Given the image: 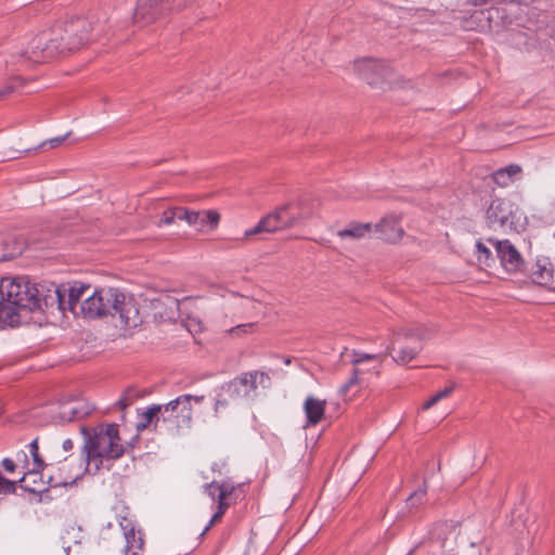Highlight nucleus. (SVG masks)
<instances>
[{
  "label": "nucleus",
  "mask_w": 555,
  "mask_h": 555,
  "mask_svg": "<svg viewBox=\"0 0 555 555\" xmlns=\"http://www.w3.org/2000/svg\"><path fill=\"white\" fill-rule=\"evenodd\" d=\"M477 259L480 263L489 266V261L492 260V254L490 249L481 242L476 243Z\"/></svg>",
  "instance_id": "nucleus-33"
},
{
  "label": "nucleus",
  "mask_w": 555,
  "mask_h": 555,
  "mask_svg": "<svg viewBox=\"0 0 555 555\" xmlns=\"http://www.w3.org/2000/svg\"><path fill=\"white\" fill-rule=\"evenodd\" d=\"M437 328L427 325H412L397 332L392 343L386 348V356L396 351V344L402 343L398 348L397 354L392 356L396 363L404 365L416 358L423 346L422 340L430 338Z\"/></svg>",
  "instance_id": "nucleus-5"
},
{
  "label": "nucleus",
  "mask_w": 555,
  "mask_h": 555,
  "mask_svg": "<svg viewBox=\"0 0 555 555\" xmlns=\"http://www.w3.org/2000/svg\"><path fill=\"white\" fill-rule=\"evenodd\" d=\"M426 499V488H420L406 499V504L409 507H417L425 502Z\"/></svg>",
  "instance_id": "nucleus-31"
},
{
  "label": "nucleus",
  "mask_w": 555,
  "mask_h": 555,
  "mask_svg": "<svg viewBox=\"0 0 555 555\" xmlns=\"http://www.w3.org/2000/svg\"><path fill=\"white\" fill-rule=\"evenodd\" d=\"M439 401L437 400V397L434 395L430 397L424 404L422 405V410L426 411L433 408L435 404H437Z\"/></svg>",
  "instance_id": "nucleus-46"
},
{
  "label": "nucleus",
  "mask_w": 555,
  "mask_h": 555,
  "mask_svg": "<svg viewBox=\"0 0 555 555\" xmlns=\"http://www.w3.org/2000/svg\"><path fill=\"white\" fill-rule=\"evenodd\" d=\"M222 389L232 401L247 398L257 389V374L242 373L232 380L224 383Z\"/></svg>",
  "instance_id": "nucleus-11"
},
{
  "label": "nucleus",
  "mask_w": 555,
  "mask_h": 555,
  "mask_svg": "<svg viewBox=\"0 0 555 555\" xmlns=\"http://www.w3.org/2000/svg\"><path fill=\"white\" fill-rule=\"evenodd\" d=\"M360 373H361V371L359 369H354L353 370L352 375L350 376V378L344 385H341V387L339 389L341 395H344V396L347 395L352 386L359 384V382H360L359 374Z\"/></svg>",
  "instance_id": "nucleus-35"
},
{
  "label": "nucleus",
  "mask_w": 555,
  "mask_h": 555,
  "mask_svg": "<svg viewBox=\"0 0 555 555\" xmlns=\"http://www.w3.org/2000/svg\"><path fill=\"white\" fill-rule=\"evenodd\" d=\"M255 328H256L255 323H246V324H240V325L231 327L230 330H228V333L231 336L241 337L246 334L253 333Z\"/></svg>",
  "instance_id": "nucleus-32"
},
{
  "label": "nucleus",
  "mask_w": 555,
  "mask_h": 555,
  "mask_svg": "<svg viewBox=\"0 0 555 555\" xmlns=\"http://www.w3.org/2000/svg\"><path fill=\"white\" fill-rule=\"evenodd\" d=\"M176 221V217H175V207H170L168 209H166L160 219L158 220V222L156 223V225L158 228L163 227V225H170L172 224L173 222Z\"/></svg>",
  "instance_id": "nucleus-36"
},
{
  "label": "nucleus",
  "mask_w": 555,
  "mask_h": 555,
  "mask_svg": "<svg viewBox=\"0 0 555 555\" xmlns=\"http://www.w3.org/2000/svg\"><path fill=\"white\" fill-rule=\"evenodd\" d=\"M169 9V0H139L134 12V22L147 25L164 16Z\"/></svg>",
  "instance_id": "nucleus-12"
},
{
  "label": "nucleus",
  "mask_w": 555,
  "mask_h": 555,
  "mask_svg": "<svg viewBox=\"0 0 555 555\" xmlns=\"http://www.w3.org/2000/svg\"><path fill=\"white\" fill-rule=\"evenodd\" d=\"M553 264L547 259H539L532 267L530 276L533 283L545 286L544 282L552 274Z\"/></svg>",
  "instance_id": "nucleus-24"
},
{
  "label": "nucleus",
  "mask_w": 555,
  "mask_h": 555,
  "mask_svg": "<svg viewBox=\"0 0 555 555\" xmlns=\"http://www.w3.org/2000/svg\"><path fill=\"white\" fill-rule=\"evenodd\" d=\"M326 409V401L317 399L312 396L306 398L304 411L307 417V426H315L321 422Z\"/></svg>",
  "instance_id": "nucleus-18"
},
{
  "label": "nucleus",
  "mask_w": 555,
  "mask_h": 555,
  "mask_svg": "<svg viewBox=\"0 0 555 555\" xmlns=\"http://www.w3.org/2000/svg\"><path fill=\"white\" fill-rule=\"evenodd\" d=\"M24 488L27 490V491H30V492H41L43 491L44 489H40V488H29L27 485L24 486Z\"/></svg>",
  "instance_id": "nucleus-49"
},
{
  "label": "nucleus",
  "mask_w": 555,
  "mask_h": 555,
  "mask_svg": "<svg viewBox=\"0 0 555 555\" xmlns=\"http://www.w3.org/2000/svg\"><path fill=\"white\" fill-rule=\"evenodd\" d=\"M250 373L257 374V385L260 384L262 387H268L271 383L270 376L261 371H251Z\"/></svg>",
  "instance_id": "nucleus-40"
},
{
  "label": "nucleus",
  "mask_w": 555,
  "mask_h": 555,
  "mask_svg": "<svg viewBox=\"0 0 555 555\" xmlns=\"http://www.w3.org/2000/svg\"><path fill=\"white\" fill-rule=\"evenodd\" d=\"M525 219L519 207L508 198H493L486 211L487 224L494 231H518Z\"/></svg>",
  "instance_id": "nucleus-6"
},
{
  "label": "nucleus",
  "mask_w": 555,
  "mask_h": 555,
  "mask_svg": "<svg viewBox=\"0 0 555 555\" xmlns=\"http://www.w3.org/2000/svg\"><path fill=\"white\" fill-rule=\"evenodd\" d=\"M234 490V487L227 483V482H222V483H218V495L219 499H222V498H228L232 494Z\"/></svg>",
  "instance_id": "nucleus-38"
},
{
  "label": "nucleus",
  "mask_w": 555,
  "mask_h": 555,
  "mask_svg": "<svg viewBox=\"0 0 555 555\" xmlns=\"http://www.w3.org/2000/svg\"><path fill=\"white\" fill-rule=\"evenodd\" d=\"M353 358L351 360V363L353 365H359L365 361H377L378 362V365L376 366V369H378L383 361H384V358L386 357V352L385 353H365V352H358V351H353L352 353Z\"/></svg>",
  "instance_id": "nucleus-26"
},
{
  "label": "nucleus",
  "mask_w": 555,
  "mask_h": 555,
  "mask_svg": "<svg viewBox=\"0 0 555 555\" xmlns=\"http://www.w3.org/2000/svg\"><path fill=\"white\" fill-rule=\"evenodd\" d=\"M16 464L17 466L20 465L24 470L23 476L20 478L18 482H25L27 476L35 475V473L29 469V467H31V463L25 451H18L16 453Z\"/></svg>",
  "instance_id": "nucleus-28"
},
{
  "label": "nucleus",
  "mask_w": 555,
  "mask_h": 555,
  "mask_svg": "<svg viewBox=\"0 0 555 555\" xmlns=\"http://www.w3.org/2000/svg\"><path fill=\"white\" fill-rule=\"evenodd\" d=\"M494 14L499 15L498 8L475 10L468 17L462 20V27L466 30H491Z\"/></svg>",
  "instance_id": "nucleus-14"
},
{
  "label": "nucleus",
  "mask_w": 555,
  "mask_h": 555,
  "mask_svg": "<svg viewBox=\"0 0 555 555\" xmlns=\"http://www.w3.org/2000/svg\"><path fill=\"white\" fill-rule=\"evenodd\" d=\"M521 167L516 164H511L506 167L500 168L495 170L491 177L494 183L499 186L505 188L508 186L514 181L520 178Z\"/></svg>",
  "instance_id": "nucleus-21"
},
{
  "label": "nucleus",
  "mask_w": 555,
  "mask_h": 555,
  "mask_svg": "<svg viewBox=\"0 0 555 555\" xmlns=\"http://www.w3.org/2000/svg\"><path fill=\"white\" fill-rule=\"evenodd\" d=\"M205 492L208 496L211 498V500L217 501L218 495V482L212 481L210 483L205 485Z\"/></svg>",
  "instance_id": "nucleus-39"
},
{
  "label": "nucleus",
  "mask_w": 555,
  "mask_h": 555,
  "mask_svg": "<svg viewBox=\"0 0 555 555\" xmlns=\"http://www.w3.org/2000/svg\"><path fill=\"white\" fill-rule=\"evenodd\" d=\"M119 526L126 540L125 554L140 555L144 545V539L141 531L135 530L132 519L128 517H120Z\"/></svg>",
  "instance_id": "nucleus-13"
},
{
  "label": "nucleus",
  "mask_w": 555,
  "mask_h": 555,
  "mask_svg": "<svg viewBox=\"0 0 555 555\" xmlns=\"http://www.w3.org/2000/svg\"><path fill=\"white\" fill-rule=\"evenodd\" d=\"M488 242L494 246L501 264L506 272L516 273L522 271L525 261L520 253L508 240L495 241L489 238Z\"/></svg>",
  "instance_id": "nucleus-10"
},
{
  "label": "nucleus",
  "mask_w": 555,
  "mask_h": 555,
  "mask_svg": "<svg viewBox=\"0 0 555 555\" xmlns=\"http://www.w3.org/2000/svg\"><path fill=\"white\" fill-rule=\"evenodd\" d=\"M547 282L545 283V287H547L551 291H555V268L552 269V274L550 278L546 279Z\"/></svg>",
  "instance_id": "nucleus-45"
},
{
  "label": "nucleus",
  "mask_w": 555,
  "mask_h": 555,
  "mask_svg": "<svg viewBox=\"0 0 555 555\" xmlns=\"http://www.w3.org/2000/svg\"><path fill=\"white\" fill-rule=\"evenodd\" d=\"M25 240L16 234H0V261L9 260L23 253Z\"/></svg>",
  "instance_id": "nucleus-17"
},
{
  "label": "nucleus",
  "mask_w": 555,
  "mask_h": 555,
  "mask_svg": "<svg viewBox=\"0 0 555 555\" xmlns=\"http://www.w3.org/2000/svg\"><path fill=\"white\" fill-rule=\"evenodd\" d=\"M69 135V132L66 133L65 135H62V137H55V138H52L48 141V143L50 144L51 147H56L59 146L61 143H63L65 141V139Z\"/></svg>",
  "instance_id": "nucleus-44"
},
{
  "label": "nucleus",
  "mask_w": 555,
  "mask_h": 555,
  "mask_svg": "<svg viewBox=\"0 0 555 555\" xmlns=\"http://www.w3.org/2000/svg\"><path fill=\"white\" fill-rule=\"evenodd\" d=\"M82 434L85 435L82 455L88 473L96 474L105 460H117L125 453L116 424L99 425L90 431L83 428Z\"/></svg>",
  "instance_id": "nucleus-4"
},
{
  "label": "nucleus",
  "mask_w": 555,
  "mask_h": 555,
  "mask_svg": "<svg viewBox=\"0 0 555 555\" xmlns=\"http://www.w3.org/2000/svg\"><path fill=\"white\" fill-rule=\"evenodd\" d=\"M28 451L31 456V467H29L30 470L35 473V475L41 473L44 467L47 466L44 463V460L39 453V446H38V438L34 439L28 446Z\"/></svg>",
  "instance_id": "nucleus-25"
},
{
  "label": "nucleus",
  "mask_w": 555,
  "mask_h": 555,
  "mask_svg": "<svg viewBox=\"0 0 555 555\" xmlns=\"http://www.w3.org/2000/svg\"><path fill=\"white\" fill-rule=\"evenodd\" d=\"M162 408L159 404H154L147 408L141 415L140 422L137 425L139 430L145 429L151 425L157 430H165V426L162 424Z\"/></svg>",
  "instance_id": "nucleus-22"
},
{
  "label": "nucleus",
  "mask_w": 555,
  "mask_h": 555,
  "mask_svg": "<svg viewBox=\"0 0 555 555\" xmlns=\"http://www.w3.org/2000/svg\"><path fill=\"white\" fill-rule=\"evenodd\" d=\"M354 70L371 86L390 81L392 75V69L387 63L374 59L356 61Z\"/></svg>",
  "instance_id": "nucleus-8"
},
{
  "label": "nucleus",
  "mask_w": 555,
  "mask_h": 555,
  "mask_svg": "<svg viewBox=\"0 0 555 555\" xmlns=\"http://www.w3.org/2000/svg\"><path fill=\"white\" fill-rule=\"evenodd\" d=\"M232 401L223 391L222 386L218 389L216 395L215 408L214 411L218 415L222 410L227 409Z\"/></svg>",
  "instance_id": "nucleus-30"
},
{
  "label": "nucleus",
  "mask_w": 555,
  "mask_h": 555,
  "mask_svg": "<svg viewBox=\"0 0 555 555\" xmlns=\"http://www.w3.org/2000/svg\"><path fill=\"white\" fill-rule=\"evenodd\" d=\"M140 397L139 390L133 387H128L124 390L121 397L117 401V405L125 410L130 406Z\"/></svg>",
  "instance_id": "nucleus-27"
},
{
  "label": "nucleus",
  "mask_w": 555,
  "mask_h": 555,
  "mask_svg": "<svg viewBox=\"0 0 555 555\" xmlns=\"http://www.w3.org/2000/svg\"><path fill=\"white\" fill-rule=\"evenodd\" d=\"M1 464H2L3 469L8 473H13L17 467L16 462L9 457L3 459Z\"/></svg>",
  "instance_id": "nucleus-42"
},
{
  "label": "nucleus",
  "mask_w": 555,
  "mask_h": 555,
  "mask_svg": "<svg viewBox=\"0 0 555 555\" xmlns=\"http://www.w3.org/2000/svg\"><path fill=\"white\" fill-rule=\"evenodd\" d=\"M192 212L193 210H190L184 207L176 206L175 207V217L176 220L185 221L189 225L192 219Z\"/></svg>",
  "instance_id": "nucleus-37"
},
{
  "label": "nucleus",
  "mask_w": 555,
  "mask_h": 555,
  "mask_svg": "<svg viewBox=\"0 0 555 555\" xmlns=\"http://www.w3.org/2000/svg\"><path fill=\"white\" fill-rule=\"evenodd\" d=\"M455 389V384H451L443 388L442 390L438 391L435 396L437 397V400L440 401L447 397H449Z\"/></svg>",
  "instance_id": "nucleus-41"
},
{
  "label": "nucleus",
  "mask_w": 555,
  "mask_h": 555,
  "mask_svg": "<svg viewBox=\"0 0 555 555\" xmlns=\"http://www.w3.org/2000/svg\"><path fill=\"white\" fill-rule=\"evenodd\" d=\"M80 311L89 319L118 315L125 327H137L142 322L134 297L114 287L101 288L86 296L80 305Z\"/></svg>",
  "instance_id": "nucleus-2"
},
{
  "label": "nucleus",
  "mask_w": 555,
  "mask_h": 555,
  "mask_svg": "<svg viewBox=\"0 0 555 555\" xmlns=\"http://www.w3.org/2000/svg\"><path fill=\"white\" fill-rule=\"evenodd\" d=\"M279 222L282 230L289 229L299 222L309 219L313 211L306 199H299L296 203H288L278 207Z\"/></svg>",
  "instance_id": "nucleus-9"
},
{
  "label": "nucleus",
  "mask_w": 555,
  "mask_h": 555,
  "mask_svg": "<svg viewBox=\"0 0 555 555\" xmlns=\"http://www.w3.org/2000/svg\"><path fill=\"white\" fill-rule=\"evenodd\" d=\"M162 408V424L165 430L178 433L180 429L190 428L193 420V406L190 395H181Z\"/></svg>",
  "instance_id": "nucleus-7"
},
{
  "label": "nucleus",
  "mask_w": 555,
  "mask_h": 555,
  "mask_svg": "<svg viewBox=\"0 0 555 555\" xmlns=\"http://www.w3.org/2000/svg\"><path fill=\"white\" fill-rule=\"evenodd\" d=\"M90 291V285L75 283L72 286L31 284L26 278H3L0 281V327L16 326L21 312L43 310L57 306L60 310L76 313L77 305Z\"/></svg>",
  "instance_id": "nucleus-1"
},
{
  "label": "nucleus",
  "mask_w": 555,
  "mask_h": 555,
  "mask_svg": "<svg viewBox=\"0 0 555 555\" xmlns=\"http://www.w3.org/2000/svg\"><path fill=\"white\" fill-rule=\"evenodd\" d=\"M190 397H191V402L194 401L196 404L202 403L204 401V399H205L204 395H201V396L190 395Z\"/></svg>",
  "instance_id": "nucleus-48"
},
{
  "label": "nucleus",
  "mask_w": 555,
  "mask_h": 555,
  "mask_svg": "<svg viewBox=\"0 0 555 555\" xmlns=\"http://www.w3.org/2000/svg\"><path fill=\"white\" fill-rule=\"evenodd\" d=\"M91 408L83 401L76 400L62 404L60 411V418L64 422L82 418L89 415Z\"/></svg>",
  "instance_id": "nucleus-20"
},
{
  "label": "nucleus",
  "mask_w": 555,
  "mask_h": 555,
  "mask_svg": "<svg viewBox=\"0 0 555 555\" xmlns=\"http://www.w3.org/2000/svg\"><path fill=\"white\" fill-rule=\"evenodd\" d=\"M291 363V360L289 359H286L285 360V364H289Z\"/></svg>",
  "instance_id": "nucleus-50"
},
{
  "label": "nucleus",
  "mask_w": 555,
  "mask_h": 555,
  "mask_svg": "<svg viewBox=\"0 0 555 555\" xmlns=\"http://www.w3.org/2000/svg\"><path fill=\"white\" fill-rule=\"evenodd\" d=\"M279 215L276 210L271 214H268L263 217L254 228L246 230L244 233L245 238H249L254 235L261 233H273L282 230L281 224L279 222Z\"/></svg>",
  "instance_id": "nucleus-19"
},
{
  "label": "nucleus",
  "mask_w": 555,
  "mask_h": 555,
  "mask_svg": "<svg viewBox=\"0 0 555 555\" xmlns=\"http://www.w3.org/2000/svg\"><path fill=\"white\" fill-rule=\"evenodd\" d=\"M79 476H76V477H55V476H49V485L50 487H61V486H69V485H74L76 482V480L78 479Z\"/></svg>",
  "instance_id": "nucleus-34"
},
{
  "label": "nucleus",
  "mask_w": 555,
  "mask_h": 555,
  "mask_svg": "<svg viewBox=\"0 0 555 555\" xmlns=\"http://www.w3.org/2000/svg\"><path fill=\"white\" fill-rule=\"evenodd\" d=\"M73 448H74V442H73V440H72V439H65V440L63 441V449H64L65 451H69V450H72Z\"/></svg>",
  "instance_id": "nucleus-47"
},
{
  "label": "nucleus",
  "mask_w": 555,
  "mask_h": 555,
  "mask_svg": "<svg viewBox=\"0 0 555 555\" xmlns=\"http://www.w3.org/2000/svg\"><path fill=\"white\" fill-rule=\"evenodd\" d=\"M220 218V214L214 209L193 210L190 227L197 232L209 233L218 228Z\"/></svg>",
  "instance_id": "nucleus-16"
},
{
  "label": "nucleus",
  "mask_w": 555,
  "mask_h": 555,
  "mask_svg": "<svg viewBox=\"0 0 555 555\" xmlns=\"http://www.w3.org/2000/svg\"><path fill=\"white\" fill-rule=\"evenodd\" d=\"M217 503H218V506H217V512L212 515L210 521L208 522V525L204 528L203 532L201 533V535H204L210 528L211 526L221 519V517L224 515L225 511L228 509L229 507V503L227 502V499L225 498H222V499H219V496H217Z\"/></svg>",
  "instance_id": "nucleus-29"
},
{
  "label": "nucleus",
  "mask_w": 555,
  "mask_h": 555,
  "mask_svg": "<svg viewBox=\"0 0 555 555\" xmlns=\"http://www.w3.org/2000/svg\"><path fill=\"white\" fill-rule=\"evenodd\" d=\"M91 23L83 17L66 22L63 28L54 29L53 37L41 35L33 40L31 51L26 57L35 62H43L59 54L78 50L90 39Z\"/></svg>",
  "instance_id": "nucleus-3"
},
{
  "label": "nucleus",
  "mask_w": 555,
  "mask_h": 555,
  "mask_svg": "<svg viewBox=\"0 0 555 555\" xmlns=\"http://www.w3.org/2000/svg\"><path fill=\"white\" fill-rule=\"evenodd\" d=\"M372 231L373 224L371 222H350L346 228L337 231V236L341 240H361L367 236Z\"/></svg>",
  "instance_id": "nucleus-23"
},
{
  "label": "nucleus",
  "mask_w": 555,
  "mask_h": 555,
  "mask_svg": "<svg viewBox=\"0 0 555 555\" xmlns=\"http://www.w3.org/2000/svg\"><path fill=\"white\" fill-rule=\"evenodd\" d=\"M373 229L379 233V238L388 243L399 242L404 234L399 218L392 215L383 218L378 223L373 225Z\"/></svg>",
  "instance_id": "nucleus-15"
},
{
  "label": "nucleus",
  "mask_w": 555,
  "mask_h": 555,
  "mask_svg": "<svg viewBox=\"0 0 555 555\" xmlns=\"http://www.w3.org/2000/svg\"><path fill=\"white\" fill-rule=\"evenodd\" d=\"M16 89H17V87L14 82L4 86L3 88L0 89V100L4 99L5 96H8L12 92H14Z\"/></svg>",
  "instance_id": "nucleus-43"
}]
</instances>
